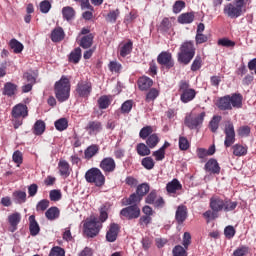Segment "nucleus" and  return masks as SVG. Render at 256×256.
Here are the masks:
<instances>
[{
  "instance_id": "1",
  "label": "nucleus",
  "mask_w": 256,
  "mask_h": 256,
  "mask_svg": "<svg viewBox=\"0 0 256 256\" xmlns=\"http://www.w3.org/2000/svg\"><path fill=\"white\" fill-rule=\"evenodd\" d=\"M249 5L251 0H234L224 6L223 13L229 19H239L241 15L247 13Z\"/></svg>"
},
{
  "instance_id": "2",
  "label": "nucleus",
  "mask_w": 256,
  "mask_h": 256,
  "mask_svg": "<svg viewBox=\"0 0 256 256\" xmlns=\"http://www.w3.org/2000/svg\"><path fill=\"white\" fill-rule=\"evenodd\" d=\"M210 209L213 211V213H221L224 211V213H231V211H235L237 209V201H233L229 198H221L219 196H212L210 198Z\"/></svg>"
},
{
  "instance_id": "3",
  "label": "nucleus",
  "mask_w": 256,
  "mask_h": 256,
  "mask_svg": "<svg viewBox=\"0 0 256 256\" xmlns=\"http://www.w3.org/2000/svg\"><path fill=\"white\" fill-rule=\"evenodd\" d=\"M54 93L60 103H64V101L69 99V95L71 94V82L67 76H62L60 80L55 83Z\"/></svg>"
},
{
  "instance_id": "4",
  "label": "nucleus",
  "mask_w": 256,
  "mask_h": 256,
  "mask_svg": "<svg viewBox=\"0 0 256 256\" xmlns=\"http://www.w3.org/2000/svg\"><path fill=\"white\" fill-rule=\"evenodd\" d=\"M193 57H195V44L193 41H186L182 43L180 46V52L178 53L179 63L189 65L193 60Z\"/></svg>"
},
{
  "instance_id": "5",
  "label": "nucleus",
  "mask_w": 256,
  "mask_h": 256,
  "mask_svg": "<svg viewBox=\"0 0 256 256\" xmlns=\"http://www.w3.org/2000/svg\"><path fill=\"white\" fill-rule=\"evenodd\" d=\"M84 177L87 183H93L95 187H103L105 185V175L99 168H90Z\"/></svg>"
},
{
  "instance_id": "6",
  "label": "nucleus",
  "mask_w": 256,
  "mask_h": 256,
  "mask_svg": "<svg viewBox=\"0 0 256 256\" xmlns=\"http://www.w3.org/2000/svg\"><path fill=\"white\" fill-rule=\"evenodd\" d=\"M205 115V112L187 114L184 123L189 129H199L203 125V121H205Z\"/></svg>"
},
{
  "instance_id": "7",
  "label": "nucleus",
  "mask_w": 256,
  "mask_h": 256,
  "mask_svg": "<svg viewBox=\"0 0 256 256\" xmlns=\"http://www.w3.org/2000/svg\"><path fill=\"white\" fill-rule=\"evenodd\" d=\"M99 231H101V223H99L96 217H91L86 220L84 223V233L87 237H97Z\"/></svg>"
},
{
  "instance_id": "8",
  "label": "nucleus",
  "mask_w": 256,
  "mask_h": 256,
  "mask_svg": "<svg viewBox=\"0 0 256 256\" xmlns=\"http://www.w3.org/2000/svg\"><path fill=\"white\" fill-rule=\"evenodd\" d=\"M180 91L182 93L180 96L182 103H189V101H193L195 99V95H197L195 89L189 88V82L187 81L180 82Z\"/></svg>"
},
{
  "instance_id": "9",
  "label": "nucleus",
  "mask_w": 256,
  "mask_h": 256,
  "mask_svg": "<svg viewBox=\"0 0 256 256\" xmlns=\"http://www.w3.org/2000/svg\"><path fill=\"white\" fill-rule=\"evenodd\" d=\"M224 133V145L225 147H231V145L235 143V126H233V124L228 121L225 125Z\"/></svg>"
},
{
  "instance_id": "10",
  "label": "nucleus",
  "mask_w": 256,
  "mask_h": 256,
  "mask_svg": "<svg viewBox=\"0 0 256 256\" xmlns=\"http://www.w3.org/2000/svg\"><path fill=\"white\" fill-rule=\"evenodd\" d=\"M120 215H122V217H126V219H137L139 218V215H141V209H139L138 205H131L123 208L120 211Z\"/></svg>"
},
{
  "instance_id": "11",
  "label": "nucleus",
  "mask_w": 256,
  "mask_h": 256,
  "mask_svg": "<svg viewBox=\"0 0 256 256\" xmlns=\"http://www.w3.org/2000/svg\"><path fill=\"white\" fill-rule=\"evenodd\" d=\"M85 130L90 136L99 135L103 131V123L97 120L89 121Z\"/></svg>"
},
{
  "instance_id": "12",
  "label": "nucleus",
  "mask_w": 256,
  "mask_h": 256,
  "mask_svg": "<svg viewBox=\"0 0 256 256\" xmlns=\"http://www.w3.org/2000/svg\"><path fill=\"white\" fill-rule=\"evenodd\" d=\"M157 62L159 65H162V67H166V69H171V67L174 65L173 57L169 52L160 53L157 57Z\"/></svg>"
},
{
  "instance_id": "13",
  "label": "nucleus",
  "mask_w": 256,
  "mask_h": 256,
  "mask_svg": "<svg viewBox=\"0 0 256 256\" xmlns=\"http://www.w3.org/2000/svg\"><path fill=\"white\" fill-rule=\"evenodd\" d=\"M91 89L89 82L81 80L77 84L76 93H78L79 97H89L91 95Z\"/></svg>"
},
{
  "instance_id": "14",
  "label": "nucleus",
  "mask_w": 256,
  "mask_h": 256,
  "mask_svg": "<svg viewBox=\"0 0 256 256\" xmlns=\"http://www.w3.org/2000/svg\"><path fill=\"white\" fill-rule=\"evenodd\" d=\"M205 171H207V173H210L212 175H219V173H221V166H219V162H217L216 159H209L205 166H204Z\"/></svg>"
},
{
  "instance_id": "15",
  "label": "nucleus",
  "mask_w": 256,
  "mask_h": 256,
  "mask_svg": "<svg viewBox=\"0 0 256 256\" xmlns=\"http://www.w3.org/2000/svg\"><path fill=\"white\" fill-rule=\"evenodd\" d=\"M115 167H117V165L115 164V160L111 157L104 158L100 162V169H102L104 173H113Z\"/></svg>"
},
{
  "instance_id": "16",
  "label": "nucleus",
  "mask_w": 256,
  "mask_h": 256,
  "mask_svg": "<svg viewBox=\"0 0 256 256\" xmlns=\"http://www.w3.org/2000/svg\"><path fill=\"white\" fill-rule=\"evenodd\" d=\"M18 89L19 87L17 86V84L12 82H6L2 89V95H5L6 97H15Z\"/></svg>"
},
{
  "instance_id": "17",
  "label": "nucleus",
  "mask_w": 256,
  "mask_h": 256,
  "mask_svg": "<svg viewBox=\"0 0 256 256\" xmlns=\"http://www.w3.org/2000/svg\"><path fill=\"white\" fill-rule=\"evenodd\" d=\"M217 107L220 111H231V95H226L224 97L219 98L217 102Z\"/></svg>"
},
{
  "instance_id": "18",
  "label": "nucleus",
  "mask_w": 256,
  "mask_h": 256,
  "mask_svg": "<svg viewBox=\"0 0 256 256\" xmlns=\"http://www.w3.org/2000/svg\"><path fill=\"white\" fill-rule=\"evenodd\" d=\"M27 115V105L17 104L12 109V117H14L15 119H19V117H27Z\"/></svg>"
},
{
  "instance_id": "19",
  "label": "nucleus",
  "mask_w": 256,
  "mask_h": 256,
  "mask_svg": "<svg viewBox=\"0 0 256 256\" xmlns=\"http://www.w3.org/2000/svg\"><path fill=\"white\" fill-rule=\"evenodd\" d=\"M12 201L16 205H23L27 201V192L16 190L12 193Z\"/></svg>"
},
{
  "instance_id": "20",
  "label": "nucleus",
  "mask_w": 256,
  "mask_h": 256,
  "mask_svg": "<svg viewBox=\"0 0 256 256\" xmlns=\"http://www.w3.org/2000/svg\"><path fill=\"white\" fill-rule=\"evenodd\" d=\"M117 235H119V225L112 223L106 234V239L109 243H114V241H117Z\"/></svg>"
},
{
  "instance_id": "21",
  "label": "nucleus",
  "mask_w": 256,
  "mask_h": 256,
  "mask_svg": "<svg viewBox=\"0 0 256 256\" xmlns=\"http://www.w3.org/2000/svg\"><path fill=\"white\" fill-rule=\"evenodd\" d=\"M8 222L11 226L10 231L11 233H15V230L17 229V225L21 223V213L15 212L8 216Z\"/></svg>"
},
{
  "instance_id": "22",
  "label": "nucleus",
  "mask_w": 256,
  "mask_h": 256,
  "mask_svg": "<svg viewBox=\"0 0 256 256\" xmlns=\"http://www.w3.org/2000/svg\"><path fill=\"white\" fill-rule=\"evenodd\" d=\"M58 169L61 177L67 179L71 175V167L69 166V162L66 160H60L58 163Z\"/></svg>"
},
{
  "instance_id": "23",
  "label": "nucleus",
  "mask_w": 256,
  "mask_h": 256,
  "mask_svg": "<svg viewBox=\"0 0 256 256\" xmlns=\"http://www.w3.org/2000/svg\"><path fill=\"white\" fill-rule=\"evenodd\" d=\"M29 231L32 237H37V235H39V232L41 231L39 223H37V220H35V215H31L29 217Z\"/></svg>"
},
{
  "instance_id": "24",
  "label": "nucleus",
  "mask_w": 256,
  "mask_h": 256,
  "mask_svg": "<svg viewBox=\"0 0 256 256\" xmlns=\"http://www.w3.org/2000/svg\"><path fill=\"white\" fill-rule=\"evenodd\" d=\"M138 87L140 91H147L153 87V80L147 76L138 79Z\"/></svg>"
},
{
  "instance_id": "25",
  "label": "nucleus",
  "mask_w": 256,
  "mask_h": 256,
  "mask_svg": "<svg viewBox=\"0 0 256 256\" xmlns=\"http://www.w3.org/2000/svg\"><path fill=\"white\" fill-rule=\"evenodd\" d=\"M230 105L234 109H241L243 107V95L234 93L230 96Z\"/></svg>"
},
{
  "instance_id": "26",
  "label": "nucleus",
  "mask_w": 256,
  "mask_h": 256,
  "mask_svg": "<svg viewBox=\"0 0 256 256\" xmlns=\"http://www.w3.org/2000/svg\"><path fill=\"white\" fill-rule=\"evenodd\" d=\"M175 219L179 225L181 223H185V220L187 219V207L186 206H178L175 214Z\"/></svg>"
},
{
  "instance_id": "27",
  "label": "nucleus",
  "mask_w": 256,
  "mask_h": 256,
  "mask_svg": "<svg viewBox=\"0 0 256 256\" xmlns=\"http://www.w3.org/2000/svg\"><path fill=\"white\" fill-rule=\"evenodd\" d=\"M63 39H65V31H63V28H55L51 33V40L53 43H59V41H63Z\"/></svg>"
},
{
  "instance_id": "28",
  "label": "nucleus",
  "mask_w": 256,
  "mask_h": 256,
  "mask_svg": "<svg viewBox=\"0 0 256 256\" xmlns=\"http://www.w3.org/2000/svg\"><path fill=\"white\" fill-rule=\"evenodd\" d=\"M61 215V211L59 210L58 207H50L46 212H45V217L48 219V221H55L57 218Z\"/></svg>"
},
{
  "instance_id": "29",
  "label": "nucleus",
  "mask_w": 256,
  "mask_h": 256,
  "mask_svg": "<svg viewBox=\"0 0 256 256\" xmlns=\"http://www.w3.org/2000/svg\"><path fill=\"white\" fill-rule=\"evenodd\" d=\"M181 189H183V185H181V182L177 179H173L166 185V191H168V193H177V191H181Z\"/></svg>"
},
{
  "instance_id": "30",
  "label": "nucleus",
  "mask_w": 256,
  "mask_h": 256,
  "mask_svg": "<svg viewBox=\"0 0 256 256\" xmlns=\"http://www.w3.org/2000/svg\"><path fill=\"white\" fill-rule=\"evenodd\" d=\"M247 146H243L241 144H235L232 146L233 155L235 157H245L247 155Z\"/></svg>"
},
{
  "instance_id": "31",
  "label": "nucleus",
  "mask_w": 256,
  "mask_h": 256,
  "mask_svg": "<svg viewBox=\"0 0 256 256\" xmlns=\"http://www.w3.org/2000/svg\"><path fill=\"white\" fill-rule=\"evenodd\" d=\"M120 57H127V55H131V51H133V42L129 40L120 46Z\"/></svg>"
},
{
  "instance_id": "32",
  "label": "nucleus",
  "mask_w": 256,
  "mask_h": 256,
  "mask_svg": "<svg viewBox=\"0 0 256 256\" xmlns=\"http://www.w3.org/2000/svg\"><path fill=\"white\" fill-rule=\"evenodd\" d=\"M62 15L63 19H65L66 21H73V19H75V9L70 6H66L62 8Z\"/></svg>"
},
{
  "instance_id": "33",
  "label": "nucleus",
  "mask_w": 256,
  "mask_h": 256,
  "mask_svg": "<svg viewBox=\"0 0 256 256\" xmlns=\"http://www.w3.org/2000/svg\"><path fill=\"white\" fill-rule=\"evenodd\" d=\"M95 36L93 34H87L86 36H83L80 40V47L82 49H89L91 45H93V39Z\"/></svg>"
},
{
  "instance_id": "34",
  "label": "nucleus",
  "mask_w": 256,
  "mask_h": 256,
  "mask_svg": "<svg viewBox=\"0 0 256 256\" xmlns=\"http://www.w3.org/2000/svg\"><path fill=\"white\" fill-rule=\"evenodd\" d=\"M194 19L195 15L193 13H184L178 17V22H180L182 25H187L189 23H193Z\"/></svg>"
},
{
  "instance_id": "35",
  "label": "nucleus",
  "mask_w": 256,
  "mask_h": 256,
  "mask_svg": "<svg viewBox=\"0 0 256 256\" xmlns=\"http://www.w3.org/2000/svg\"><path fill=\"white\" fill-rule=\"evenodd\" d=\"M45 127L43 120H37L33 126L34 135H43L45 133Z\"/></svg>"
},
{
  "instance_id": "36",
  "label": "nucleus",
  "mask_w": 256,
  "mask_h": 256,
  "mask_svg": "<svg viewBox=\"0 0 256 256\" xmlns=\"http://www.w3.org/2000/svg\"><path fill=\"white\" fill-rule=\"evenodd\" d=\"M9 47L13 50L14 53H21L24 49L23 44L15 38L10 40Z\"/></svg>"
},
{
  "instance_id": "37",
  "label": "nucleus",
  "mask_w": 256,
  "mask_h": 256,
  "mask_svg": "<svg viewBox=\"0 0 256 256\" xmlns=\"http://www.w3.org/2000/svg\"><path fill=\"white\" fill-rule=\"evenodd\" d=\"M136 149L140 157H147V155H151V150L149 149V146L145 145V143H139Z\"/></svg>"
},
{
  "instance_id": "38",
  "label": "nucleus",
  "mask_w": 256,
  "mask_h": 256,
  "mask_svg": "<svg viewBox=\"0 0 256 256\" xmlns=\"http://www.w3.org/2000/svg\"><path fill=\"white\" fill-rule=\"evenodd\" d=\"M70 63H79L81 61V48L74 49L69 55Z\"/></svg>"
},
{
  "instance_id": "39",
  "label": "nucleus",
  "mask_w": 256,
  "mask_h": 256,
  "mask_svg": "<svg viewBox=\"0 0 256 256\" xmlns=\"http://www.w3.org/2000/svg\"><path fill=\"white\" fill-rule=\"evenodd\" d=\"M146 144L150 149H154V147H157V145L159 144V136H157V134H151L147 138Z\"/></svg>"
},
{
  "instance_id": "40",
  "label": "nucleus",
  "mask_w": 256,
  "mask_h": 256,
  "mask_svg": "<svg viewBox=\"0 0 256 256\" xmlns=\"http://www.w3.org/2000/svg\"><path fill=\"white\" fill-rule=\"evenodd\" d=\"M96 153H99V147L97 145L89 146L84 152L85 159H92Z\"/></svg>"
},
{
  "instance_id": "41",
  "label": "nucleus",
  "mask_w": 256,
  "mask_h": 256,
  "mask_svg": "<svg viewBox=\"0 0 256 256\" xmlns=\"http://www.w3.org/2000/svg\"><path fill=\"white\" fill-rule=\"evenodd\" d=\"M57 131H65L69 127V122L66 120V118H60L54 123Z\"/></svg>"
},
{
  "instance_id": "42",
  "label": "nucleus",
  "mask_w": 256,
  "mask_h": 256,
  "mask_svg": "<svg viewBox=\"0 0 256 256\" xmlns=\"http://www.w3.org/2000/svg\"><path fill=\"white\" fill-rule=\"evenodd\" d=\"M219 123H221V116H213L209 123V127L212 133H217V129H219Z\"/></svg>"
},
{
  "instance_id": "43",
  "label": "nucleus",
  "mask_w": 256,
  "mask_h": 256,
  "mask_svg": "<svg viewBox=\"0 0 256 256\" xmlns=\"http://www.w3.org/2000/svg\"><path fill=\"white\" fill-rule=\"evenodd\" d=\"M149 189V184L142 183L137 186L136 193L143 198L145 195H147V193H149Z\"/></svg>"
},
{
  "instance_id": "44",
  "label": "nucleus",
  "mask_w": 256,
  "mask_h": 256,
  "mask_svg": "<svg viewBox=\"0 0 256 256\" xmlns=\"http://www.w3.org/2000/svg\"><path fill=\"white\" fill-rule=\"evenodd\" d=\"M119 15H120L119 9L112 10L107 14L106 21H108V23H116Z\"/></svg>"
},
{
  "instance_id": "45",
  "label": "nucleus",
  "mask_w": 256,
  "mask_h": 256,
  "mask_svg": "<svg viewBox=\"0 0 256 256\" xmlns=\"http://www.w3.org/2000/svg\"><path fill=\"white\" fill-rule=\"evenodd\" d=\"M143 198L136 192L130 195L128 199H126V205H135L136 203H140Z\"/></svg>"
},
{
  "instance_id": "46",
  "label": "nucleus",
  "mask_w": 256,
  "mask_h": 256,
  "mask_svg": "<svg viewBox=\"0 0 256 256\" xmlns=\"http://www.w3.org/2000/svg\"><path fill=\"white\" fill-rule=\"evenodd\" d=\"M151 133H153V127L146 126L140 130L139 137L140 139H147V137L151 136Z\"/></svg>"
},
{
  "instance_id": "47",
  "label": "nucleus",
  "mask_w": 256,
  "mask_h": 256,
  "mask_svg": "<svg viewBox=\"0 0 256 256\" xmlns=\"http://www.w3.org/2000/svg\"><path fill=\"white\" fill-rule=\"evenodd\" d=\"M142 165L144 166V169L151 171V169L155 167V161L151 157H146L142 159Z\"/></svg>"
},
{
  "instance_id": "48",
  "label": "nucleus",
  "mask_w": 256,
  "mask_h": 256,
  "mask_svg": "<svg viewBox=\"0 0 256 256\" xmlns=\"http://www.w3.org/2000/svg\"><path fill=\"white\" fill-rule=\"evenodd\" d=\"M159 97V90L152 88L146 95V102L150 103V101H155Z\"/></svg>"
},
{
  "instance_id": "49",
  "label": "nucleus",
  "mask_w": 256,
  "mask_h": 256,
  "mask_svg": "<svg viewBox=\"0 0 256 256\" xmlns=\"http://www.w3.org/2000/svg\"><path fill=\"white\" fill-rule=\"evenodd\" d=\"M190 144L189 140L185 136H180L179 137V149L181 151H187L189 149Z\"/></svg>"
},
{
  "instance_id": "50",
  "label": "nucleus",
  "mask_w": 256,
  "mask_h": 256,
  "mask_svg": "<svg viewBox=\"0 0 256 256\" xmlns=\"http://www.w3.org/2000/svg\"><path fill=\"white\" fill-rule=\"evenodd\" d=\"M202 65H203V60H201V56H196L191 65V71H199Z\"/></svg>"
},
{
  "instance_id": "51",
  "label": "nucleus",
  "mask_w": 256,
  "mask_h": 256,
  "mask_svg": "<svg viewBox=\"0 0 256 256\" xmlns=\"http://www.w3.org/2000/svg\"><path fill=\"white\" fill-rule=\"evenodd\" d=\"M173 256H187V250L181 245H177L172 250Z\"/></svg>"
},
{
  "instance_id": "52",
  "label": "nucleus",
  "mask_w": 256,
  "mask_h": 256,
  "mask_svg": "<svg viewBox=\"0 0 256 256\" xmlns=\"http://www.w3.org/2000/svg\"><path fill=\"white\" fill-rule=\"evenodd\" d=\"M133 109V100H127L125 101L121 106L122 113H131V110Z\"/></svg>"
},
{
  "instance_id": "53",
  "label": "nucleus",
  "mask_w": 256,
  "mask_h": 256,
  "mask_svg": "<svg viewBox=\"0 0 256 256\" xmlns=\"http://www.w3.org/2000/svg\"><path fill=\"white\" fill-rule=\"evenodd\" d=\"M247 253H249V247L241 246V247L237 248L236 250H234L232 256H245V255H247Z\"/></svg>"
},
{
  "instance_id": "54",
  "label": "nucleus",
  "mask_w": 256,
  "mask_h": 256,
  "mask_svg": "<svg viewBox=\"0 0 256 256\" xmlns=\"http://www.w3.org/2000/svg\"><path fill=\"white\" fill-rule=\"evenodd\" d=\"M235 228L233 226H227L224 229V235L226 237V239H233L235 237Z\"/></svg>"
},
{
  "instance_id": "55",
  "label": "nucleus",
  "mask_w": 256,
  "mask_h": 256,
  "mask_svg": "<svg viewBox=\"0 0 256 256\" xmlns=\"http://www.w3.org/2000/svg\"><path fill=\"white\" fill-rule=\"evenodd\" d=\"M49 197H50V201H61V197H62L61 190H51Z\"/></svg>"
},
{
  "instance_id": "56",
  "label": "nucleus",
  "mask_w": 256,
  "mask_h": 256,
  "mask_svg": "<svg viewBox=\"0 0 256 256\" xmlns=\"http://www.w3.org/2000/svg\"><path fill=\"white\" fill-rule=\"evenodd\" d=\"M49 208V200L43 199L38 202L36 206V211H46Z\"/></svg>"
},
{
  "instance_id": "57",
  "label": "nucleus",
  "mask_w": 256,
  "mask_h": 256,
  "mask_svg": "<svg viewBox=\"0 0 256 256\" xmlns=\"http://www.w3.org/2000/svg\"><path fill=\"white\" fill-rule=\"evenodd\" d=\"M157 191L153 190L149 193V195L146 197L145 202L148 205H153L157 199Z\"/></svg>"
},
{
  "instance_id": "58",
  "label": "nucleus",
  "mask_w": 256,
  "mask_h": 256,
  "mask_svg": "<svg viewBox=\"0 0 256 256\" xmlns=\"http://www.w3.org/2000/svg\"><path fill=\"white\" fill-rule=\"evenodd\" d=\"M121 63L112 61L109 63V69L112 73H119L121 71Z\"/></svg>"
},
{
  "instance_id": "59",
  "label": "nucleus",
  "mask_w": 256,
  "mask_h": 256,
  "mask_svg": "<svg viewBox=\"0 0 256 256\" xmlns=\"http://www.w3.org/2000/svg\"><path fill=\"white\" fill-rule=\"evenodd\" d=\"M218 45H221V47H235V42L227 38H222L218 40Z\"/></svg>"
},
{
  "instance_id": "60",
  "label": "nucleus",
  "mask_w": 256,
  "mask_h": 256,
  "mask_svg": "<svg viewBox=\"0 0 256 256\" xmlns=\"http://www.w3.org/2000/svg\"><path fill=\"white\" fill-rule=\"evenodd\" d=\"M98 105L101 109H107L109 107V97L102 96L98 100Z\"/></svg>"
},
{
  "instance_id": "61",
  "label": "nucleus",
  "mask_w": 256,
  "mask_h": 256,
  "mask_svg": "<svg viewBox=\"0 0 256 256\" xmlns=\"http://www.w3.org/2000/svg\"><path fill=\"white\" fill-rule=\"evenodd\" d=\"M185 9V2L183 1H176L175 4L173 5V12L174 13H181Z\"/></svg>"
},
{
  "instance_id": "62",
  "label": "nucleus",
  "mask_w": 256,
  "mask_h": 256,
  "mask_svg": "<svg viewBox=\"0 0 256 256\" xmlns=\"http://www.w3.org/2000/svg\"><path fill=\"white\" fill-rule=\"evenodd\" d=\"M40 11L41 13H47L51 11V3L48 0H44L40 3Z\"/></svg>"
},
{
  "instance_id": "63",
  "label": "nucleus",
  "mask_w": 256,
  "mask_h": 256,
  "mask_svg": "<svg viewBox=\"0 0 256 256\" xmlns=\"http://www.w3.org/2000/svg\"><path fill=\"white\" fill-rule=\"evenodd\" d=\"M49 256H65V250L61 247H54Z\"/></svg>"
},
{
  "instance_id": "64",
  "label": "nucleus",
  "mask_w": 256,
  "mask_h": 256,
  "mask_svg": "<svg viewBox=\"0 0 256 256\" xmlns=\"http://www.w3.org/2000/svg\"><path fill=\"white\" fill-rule=\"evenodd\" d=\"M152 155L155 157L156 161H163V159H165V151L161 150V148L154 151Z\"/></svg>"
}]
</instances>
